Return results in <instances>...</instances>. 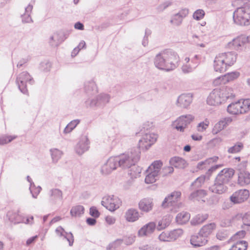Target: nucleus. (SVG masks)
Segmentation results:
<instances>
[{"mask_svg": "<svg viewBox=\"0 0 250 250\" xmlns=\"http://www.w3.org/2000/svg\"><path fill=\"white\" fill-rule=\"evenodd\" d=\"M180 58L177 53L170 49L164 50L157 54L154 59V64L158 69L170 71L179 65Z\"/></svg>", "mask_w": 250, "mask_h": 250, "instance_id": "nucleus-1", "label": "nucleus"}, {"mask_svg": "<svg viewBox=\"0 0 250 250\" xmlns=\"http://www.w3.org/2000/svg\"><path fill=\"white\" fill-rule=\"evenodd\" d=\"M237 54L233 51L218 54L215 57L213 68L215 71L223 72L236 62Z\"/></svg>", "mask_w": 250, "mask_h": 250, "instance_id": "nucleus-2", "label": "nucleus"}, {"mask_svg": "<svg viewBox=\"0 0 250 250\" xmlns=\"http://www.w3.org/2000/svg\"><path fill=\"white\" fill-rule=\"evenodd\" d=\"M140 153L139 148L134 147L124 153L116 156L119 167L125 169L134 166L140 160Z\"/></svg>", "mask_w": 250, "mask_h": 250, "instance_id": "nucleus-3", "label": "nucleus"}, {"mask_svg": "<svg viewBox=\"0 0 250 250\" xmlns=\"http://www.w3.org/2000/svg\"><path fill=\"white\" fill-rule=\"evenodd\" d=\"M233 19L234 23L239 25L250 24V6L237 8L233 12Z\"/></svg>", "mask_w": 250, "mask_h": 250, "instance_id": "nucleus-4", "label": "nucleus"}, {"mask_svg": "<svg viewBox=\"0 0 250 250\" xmlns=\"http://www.w3.org/2000/svg\"><path fill=\"white\" fill-rule=\"evenodd\" d=\"M181 196V193L180 191L171 193L165 198L162 204V207L164 208H169L171 211L176 212L182 206L179 202Z\"/></svg>", "mask_w": 250, "mask_h": 250, "instance_id": "nucleus-5", "label": "nucleus"}, {"mask_svg": "<svg viewBox=\"0 0 250 250\" xmlns=\"http://www.w3.org/2000/svg\"><path fill=\"white\" fill-rule=\"evenodd\" d=\"M162 167V163L160 161H156L148 167L146 171V183L152 184L158 179Z\"/></svg>", "mask_w": 250, "mask_h": 250, "instance_id": "nucleus-6", "label": "nucleus"}, {"mask_svg": "<svg viewBox=\"0 0 250 250\" xmlns=\"http://www.w3.org/2000/svg\"><path fill=\"white\" fill-rule=\"evenodd\" d=\"M122 200L117 196L113 195L104 196L101 204L110 211L113 212L122 205Z\"/></svg>", "mask_w": 250, "mask_h": 250, "instance_id": "nucleus-7", "label": "nucleus"}, {"mask_svg": "<svg viewBox=\"0 0 250 250\" xmlns=\"http://www.w3.org/2000/svg\"><path fill=\"white\" fill-rule=\"evenodd\" d=\"M33 83L32 77L26 71L21 72L17 77L16 83L20 91L23 94L27 93V83L32 84Z\"/></svg>", "mask_w": 250, "mask_h": 250, "instance_id": "nucleus-8", "label": "nucleus"}, {"mask_svg": "<svg viewBox=\"0 0 250 250\" xmlns=\"http://www.w3.org/2000/svg\"><path fill=\"white\" fill-rule=\"evenodd\" d=\"M193 119L194 117L192 115H182L172 123V126L178 131L183 132Z\"/></svg>", "mask_w": 250, "mask_h": 250, "instance_id": "nucleus-9", "label": "nucleus"}, {"mask_svg": "<svg viewBox=\"0 0 250 250\" xmlns=\"http://www.w3.org/2000/svg\"><path fill=\"white\" fill-rule=\"evenodd\" d=\"M158 136L153 133L144 134L138 143L139 148L148 149L157 141Z\"/></svg>", "mask_w": 250, "mask_h": 250, "instance_id": "nucleus-10", "label": "nucleus"}, {"mask_svg": "<svg viewBox=\"0 0 250 250\" xmlns=\"http://www.w3.org/2000/svg\"><path fill=\"white\" fill-rule=\"evenodd\" d=\"M110 99V96L107 94L101 93L95 99H88L85 101L87 106L91 107L95 106H102L104 105L109 102Z\"/></svg>", "mask_w": 250, "mask_h": 250, "instance_id": "nucleus-11", "label": "nucleus"}, {"mask_svg": "<svg viewBox=\"0 0 250 250\" xmlns=\"http://www.w3.org/2000/svg\"><path fill=\"white\" fill-rule=\"evenodd\" d=\"M189 10L187 8L181 9L179 12L173 14L169 21L170 24L175 26H179L182 23L183 20L188 16Z\"/></svg>", "mask_w": 250, "mask_h": 250, "instance_id": "nucleus-12", "label": "nucleus"}, {"mask_svg": "<svg viewBox=\"0 0 250 250\" xmlns=\"http://www.w3.org/2000/svg\"><path fill=\"white\" fill-rule=\"evenodd\" d=\"M207 103L208 105L212 106L219 105L224 103L218 88L214 89L210 93L207 98Z\"/></svg>", "mask_w": 250, "mask_h": 250, "instance_id": "nucleus-13", "label": "nucleus"}, {"mask_svg": "<svg viewBox=\"0 0 250 250\" xmlns=\"http://www.w3.org/2000/svg\"><path fill=\"white\" fill-rule=\"evenodd\" d=\"M156 224L151 221L143 226L138 231L137 235L140 237H149L155 230Z\"/></svg>", "mask_w": 250, "mask_h": 250, "instance_id": "nucleus-14", "label": "nucleus"}, {"mask_svg": "<svg viewBox=\"0 0 250 250\" xmlns=\"http://www.w3.org/2000/svg\"><path fill=\"white\" fill-rule=\"evenodd\" d=\"M249 196L250 192L248 190L240 189L232 194L230 197V200L234 204H239L247 200Z\"/></svg>", "mask_w": 250, "mask_h": 250, "instance_id": "nucleus-15", "label": "nucleus"}, {"mask_svg": "<svg viewBox=\"0 0 250 250\" xmlns=\"http://www.w3.org/2000/svg\"><path fill=\"white\" fill-rule=\"evenodd\" d=\"M119 167L116 156L110 157L102 167L101 171L103 174L107 175Z\"/></svg>", "mask_w": 250, "mask_h": 250, "instance_id": "nucleus-16", "label": "nucleus"}, {"mask_svg": "<svg viewBox=\"0 0 250 250\" xmlns=\"http://www.w3.org/2000/svg\"><path fill=\"white\" fill-rule=\"evenodd\" d=\"M192 101L193 95L191 93H184L178 97L176 104L179 107L187 108L192 103Z\"/></svg>", "mask_w": 250, "mask_h": 250, "instance_id": "nucleus-17", "label": "nucleus"}, {"mask_svg": "<svg viewBox=\"0 0 250 250\" xmlns=\"http://www.w3.org/2000/svg\"><path fill=\"white\" fill-rule=\"evenodd\" d=\"M232 121L231 117H226L222 119L214 125L211 133L216 135L223 130L225 127L229 125Z\"/></svg>", "mask_w": 250, "mask_h": 250, "instance_id": "nucleus-18", "label": "nucleus"}, {"mask_svg": "<svg viewBox=\"0 0 250 250\" xmlns=\"http://www.w3.org/2000/svg\"><path fill=\"white\" fill-rule=\"evenodd\" d=\"M89 147V141L87 136H83L76 145L75 151L79 155H82L88 150Z\"/></svg>", "mask_w": 250, "mask_h": 250, "instance_id": "nucleus-19", "label": "nucleus"}, {"mask_svg": "<svg viewBox=\"0 0 250 250\" xmlns=\"http://www.w3.org/2000/svg\"><path fill=\"white\" fill-rule=\"evenodd\" d=\"M234 171L232 168H224L217 175L216 179L223 183H228L234 175Z\"/></svg>", "mask_w": 250, "mask_h": 250, "instance_id": "nucleus-20", "label": "nucleus"}, {"mask_svg": "<svg viewBox=\"0 0 250 250\" xmlns=\"http://www.w3.org/2000/svg\"><path fill=\"white\" fill-rule=\"evenodd\" d=\"M153 199L148 198L142 199L138 204L139 209L145 213L151 211L153 209Z\"/></svg>", "mask_w": 250, "mask_h": 250, "instance_id": "nucleus-21", "label": "nucleus"}, {"mask_svg": "<svg viewBox=\"0 0 250 250\" xmlns=\"http://www.w3.org/2000/svg\"><path fill=\"white\" fill-rule=\"evenodd\" d=\"M124 217L127 222L134 223L138 221L141 216L139 211L136 208H130L125 212Z\"/></svg>", "mask_w": 250, "mask_h": 250, "instance_id": "nucleus-22", "label": "nucleus"}, {"mask_svg": "<svg viewBox=\"0 0 250 250\" xmlns=\"http://www.w3.org/2000/svg\"><path fill=\"white\" fill-rule=\"evenodd\" d=\"M55 232L58 236L65 239L68 241L69 246L73 245L74 239L71 232H66L61 226H59L56 229Z\"/></svg>", "mask_w": 250, "mask_h": 250, "instance_id": "nucleus-23", "label": "nucleus"}, {"mask_svg": "<svg viewBox=\"0 0 250 250\" xmlns=\"http://www.w3.org/2000/svg\"><path fill=\"white\" fill-rule=\"evenodd\" d=\"M207 191L204 189H199L192 192L189 196V199L193 201H197L201 203L206 202V197Z\"/></svg>", "mask_w": 250, "mask_h": 250, "instance_id": "nucleus-24", "label": "nucleus"}, {"mask_svg": "<svg viewBox=\"0 0 250 250\" xmlns=\"http://www.w3.org/2000/svg\"><path fill=\"white\" fill-rule=\"evenodd\" d=\"M218 89L220 90L221 96L224 103L226 102L228 100H231L235 97L233 89L231 87L222 86Z\"/></svg>", "mask_w": 250, "mask_h": 250, "instance_id": "nucleus-25", "label": "nucleus"}, {"mask_svg": "<svg viewBox=\"0 0 250 250\" xmlns=\"http://www.w3.org/2000/svg\"><path fill=\"white\" fill-rule=\"evenodd\" d=\"M209 189L213 193L222 194L227 190V187L225 184L215 179L214 184L209 187Z\"/></svg>", "mask_w": 250, "mask_h": 250, "instance_id": "nucleus-26", "label": "nucleus"}, {"mask_svg": "<svg viewBox=\"0 0 250 250\" xmlns=\"http://www.w3.org/2000/svg\"><path fill=\"white\" fill-rule=\"evenodd\" d=\"M207 242V238L200 234V231L197 235L192 236L190 239V243L194 247L202 246L205 245Z\"/></svg>", "mask_w": 250, "mask_h": 250, "instance_id": "nucleus-27", "label": "nucleus"}, {"mask_svg": "<svg viewBox=\"0 0 250 250\" xmlns=\"http://www.w3.org/2000/svg\"><path fill=\"white\" fill-rule=\"evenodd\" d=\"M246 41H247V37L243 36H239L229 42L228 43V47L238 50L240 47L244 44Z\"/></svg>", "mask_w": 250, "mask_h": 250, "instance_id": "nucleus-28", "label": "nucleus"}, {"mask_svg": "<svg viewBox=\"0 0 250 250\" xmlns=\"http://www.w3.org/2000/svg\"><path fill=\"white\" fill-rule=\"evenodd\" d=\"M49 195L51 201L55 204L59 201H61L63 198L62 192L58 188H53L50 190Z\"/></svg>", "mask_w": 250, "mask_h": 250, "instance_id": "nucleus-29", "label": "nucleus"}, {"mask_svg": "<svg viewBox=\"0 0 250 250\" xmlns=\"http://www.w3.org/2000/svg\"><path fill=\"white\" fill-rule=\"evenodd\" d=\"M242 110V106L240 104V101L232 103L229 104L227 107V111L232 115H238L239 114H243Z\"/></svg>", "mask_w": 250, "mask_h": 250, "instance_id": "nucleus-30", "label": "nucleus"}, {"mask_svg": "<svg viewBox=\"0 0 250 250\" xmlns=\"http://www.w3.org/2000/svg\"><path fill=\"white\" fill-rule=\"evenodd\" d=\"M62 34L60 32H56L54 33L49 38L48 43L51 46H58L63 41V39L62 37Z\"/></svg>", "mask_w": 250, "mask_h": 250, "instance_id": "nucleus-31", "label": "nucleus"}, {"mask_svg": "<svg viewBox=\"0 0 250 250\" xmlns=\"http://www.w3.org/2000/svg\"><path fill=\"white\" fill-rule=\"evenodd\" d=\"M216 225L214 223H210L203 226L200 230V234L207 238L216 229Z\"/></svg>", "mask_w": 250, "mask_h": 250, "instance_id": "nucleus-32", "label": "nucleus"}, {"mask_svg": "<svg viewBox=\"0 0 250 250\" xmlns=\"http://www.w3.org/2000/svg\"><path fill=\"white\" fill-rule=\"evenodd\" d=\"M218 159L217 156H214L208 159H206L204 161L199 162L197 165V168L199 169H204L208 168V167L213 163L216 162Z\"/></svg>", "mask_w": 250, "mask_h": 250, "instance_id": "nucleus-33", "label": "nucleus"}, {"mask_svg": "<svg viewBox=\"0 0 250 250\" xmlns=\"http://www.w3.org/2000/svg\"><path fill=\"white\" fill-rule=\"evenodd\" d=\"M190 215L187 212L182 211L179 213L176 216V222L179 225L186 224L190 219Z\"/></svg>", "mask_w": 250, "mask_h": 250, "instance_id": "nucleus-34", "label": "nucleus"}, {"mask_svg": "<svg viewBox=\"0 0 250 250\" xmlns=\"http://www.w3.org/2000/svg\"><path fill=\"white\" fill-rule=\"evenodd\" d=\"M208 217V215L207 213L197 214L192 218L190 224L194 226L200 225L204 222Z\"/></svg>", "mask_w": 250, "mask_h": 250, "instance_id": "nucleus-35", "label": "nucleus"}, {"mask_svg": "<svg viewBox=\"0 0 250 250\" xmlns=\"http://www.w3.org/2000/svg\"><path fill=\"white\" fill-rule=\"evenodd\" d=\"M169 163L172 166L179 168H184L187 165L186 161L184 159L178 157L172 158Z\"/></svg>", "mask_w": 250, "mask_h": 250, "instance_id": "nucleus-36", "label": "nucleus"}, {"mask_svg": "<svg viewBox=\"0 0 250 250\" xmlns=\"http://www.w3.org/2000/svg\"><path fill=\"white\" fill-rule=\"evenodd\" d=\"M33 9V6L31 4H28L25 8L24 13L21 15L22 22L23 23H31L33 22L30 14Z\"/></svg>", "mask_w": 250, "mask_h": 250, "instance_id": "nucleus-37", "label": "nucleus"}, {"mask_svg": "<svg viewBox=\"0 0 250 250\" xmlns=\"http://www.w3.org/2000/svg\"><path fill=\"white\" fill-rule=\"evenodd\" d=\"M9 220L15 224L21 223L23 221V217L19 213V211H10L7 214Z\"/></svg>", "mask_w": 250, "mask_h": 250, "instance_id": "nucleus-38", "label": "nucleus"}, {"mask_svg": "<svg viewBox=\"0 0 250 250\" xmlns=\"http://www.w3.org/2000/svg\"><path fill=\"white\" fill-rule=\"evenodd\" d=\"M171 217L170 215H166L164 216L158 223L157 229L159 230L164 229L167 228L171 222Z\"/></svg>", "mask_w": 250, "mask_h": 250, "instance_id": "nucleus-39", "label": "nucleus"}, {"mask_svg": "<svg viewBox=\"0 0 250 250\" xmlns=\"http://www.w3.org/2000/svg\"><path fill=\"white\" fill-rule=\"evenodd\" d=\"M84 208L83 206L77 205L72 207L70 213L72 217H79L84 213Z\"/></svg>", "mask_w": 250, "mask_h": 250, "instance_id": "nucleus-40", "label": "nucleus"}, {"mask_svg": "<svg viewBox=\"0 0 250 250\" xmlns=\"http://www.w3.org/2000/svg\"><path fill=\"white\" fill-rule=\"evenodd\" d=\"M238 183L241 186L250 183V174L248 172L241 173L238 177Z\"/></svg>", "mask_w": 250, "mask_h": 250, "instance_id": "nucleus-41", "label": "nucleus"}, {"mask_svg": "<svg viewBox=\"0 0 250 250\" xmlns=\"http://www.w3.org/2000/svg\"><path fill=\"white\" fill-rule=\"evenodd\" d=\"M209 179V176L203 175L197 178L191 185V187L195 188L201 187L206 180Z\"/></svg>", "mask_w": 250, "mask_h": 250, "instance_id": "nucleus-42", "label": "nucleus"}, {"mask_svg": "<svg viewBox=\"0 0 250 250\" xmlns=\"http://www.w3.org/2000/svg\"><path fill=\"white\" fill-rule=\"evenodd\" d=\"M248 246V244L246 241H239L233 244L229 250H247Z\"/></svg>", "mask_w": 250, "mask_h": 250, "instance_id": "nucleus-43", "label": "nucleus"}, {"mask_svg": "<svg viewBox=\"0 0 250 250\" xmlns=\"http://www.w3.org/2000/svg\"><path fill=\"white\" fill-rule=\"evenodd\" d=\"M128 172V174L132 178H136L140 176L142 172V168L140 167L135 166H132Z\"/></svg>", "mask_w": 250, "mask_h": 250, "instance_id": "nucleus-44", "label": "nucleus"}, {"mask_svg": "<svg viewBox=\"0 0 250 250\" xmlns=\"http://www.w3.org/2000/svg\"><path fill=\"white\" fill-rule=\"evenodd\" d=\"M50 151L54 162H57L63 154V152L57 148H52L50 150Z\"/></svg>", "mask_w": 250, "mask_h": 250, "instance_id": "nucleus-45", "label": "nucleus"}, {"mask_svg": "<svg viewBox=\"0 0 250 250\" xmlns=\"http://www.w3.org/2000/svg\"><path fill=\"white\" fill-rule=\"evenodd\" d=\"M244 145L241 142H237L233 146L229 147L228 152L231 154H235L240 152L243 148Z\"/></svg>", "mask_w": 250, "mask_h": 250, "instance_id": "nucleus-46", "label": "nucleus"}, {"mask_svg": "<svg viewBox=\"0 0 250 250\" xmlns=\"http://www.w3.org/2000/svg\"><path fill=\"white\" fill-rule=\"evenodd\" d=\"M240 75V72L237 71H232L224 75L226 82H227V83L237 79Z\"/></svg>", "mask_w": 250, "mask_h": 250, "instance_id": "nucleus-47", "label": "nucleus"}, {"mask_svg": "<svg viewBox=\"0 0 250 250\" xmlns=\"http://www.w3.org/2000/svg\"><path fill=\"white\" fill-rule=\"evenodd\" d=\"M79 120H74L70 122L63 130L64 134H67L71 132L76 126L79 124Z\"/></svg>", "mask_w": 250, "mask_h": 250, "instance_id": "nucleus-48", "label": "nucleus"}, {"mask_svg": "<svg viewBox=\"0 0 250 250\" xmlns=\"http://www.w3.org/2000/svg\"><path fill=\"white\" fill-rule=\"evenodd\" d=\"M170 231L162 232L158 237L160 241L162 242H172Z\"/></svg>", "mask_w": 250, "mask_h": 250, "instance_id": "nucleus-49", "label": "nucleus"}, {"mask_svg": "<svg viewBox=\"0 0 250 250\" xmlns=\"http://www.w3.org/2000/svg\"><path fill=\"white\" fill-rule=\"evenodd\" d=\"M84 89L87 91H97V88L95 83L93 81H87L84 83Z\"/></svg>", "mask_w": 250, "mask_h": 250, "instance_id": "nucleus-50", "label": "nucleus"}, {"mask_svg": "<svg viewBox=\"0 0 250 250\" xmlns=\"http://www.w3.org/2000/svg\"><path fill=\"white\" fill-rule=\"evenodd\" d=\"M243 114L250 111V99H247L243 100H240Z\"/></svg>", "mask_w": 250, "mask_h": 250, "instance_id": "nucleus-51", "label": "nucleus"}, {"mask_svg": "<svg viewBox=\"0 0 250 250\" xmlns=\"http://www.w3.org/2000/svg\"><path fill=\"white\" fill-rule=\"evenodd\" d=\"M172 242L175 241L183 234V230L181 229H173L170 231Z\"/></svg>", "mask_w": 250, "mask_h": 250, "instance_id": "nucleus-52", "label": "nucleus"}, {"mask_svg": "<svg viewBox=\"0 0 250 250\" xmlns=\"http://www.w3.org/2000/svg\"><path fill=\"white\" fill-rule=\"evenodd\" d=\"M30 192L32 195V197L34 198H36L38 195L40 193L42 190L41 187L38 186L36 187L34 183H31L29 188Z\"/></svg>", "mask_w": 250, "mask_h": 250, "instance_id": "nucleus-53", "label": "nucleus"}, {"mask_svg": "<svg viewBox=\"0 0 250 250\" xmlns=\"http://www.w3.org/2000/svg\"><path fill=\"white\" fill-rule=\"evenodd\" d=\"M209 124V122L208 120L206 119L204 121L198 124L197 126V130L198 131L203 132L205 131L208 127Z\"/></svg>", "mask_w": 250, "mask_h": 250, "instance_id": "nucleus-54", "label": "nucleus"}, {"mask_svg": "<svg viewBox=\"0 0 250 250\" xmlns=\"http://www.w3.org/2000/svg\"><path fill=\"white\" fill-rule=\"evenodd\" d=\"M205 11L202 9H198L193 14V18L196 21H200L203 19L205 16Z\"/></svg>", "mask_w": 250, "mask_h": 250, "instance_id": "nucleus-55", "label": "nucleus"}, {"mask_svg": "<svg viewBox=\"0 0 250 250\" xmlns=\"http://www.w3.org/2000/svg\"><path fill=\"white\" fill-rule=\"evenodd\" d=\"M52 65L50 62L48 61L42 62L40 66V69L44 72H48L51 68Z\"/></svg>", "mask_w": 250, "mask_h": 250, "instance_id": "nucleus-56", "label": "nucleus"}, {"mask_svg": "<svg viewBox=\"0 0 250 250\" xmlns=\"http://www.w3.org/2000/svg\"><path fill=\"white\" fill-rule=\"evenodd\" d=\"M16 137V136H2L0 137V145H3L10 143Z\"/></svg>", "mask_w": 250, "mask_h": 250, "instance_id": "nucleus-57", "label": "nucleus"}, {"mask_svg": "<svg viewBox=\"0 0 250 250\" xmlns=\"http://www.w3.org/2000/svg\"><path fill=\"white\" fill-rule=\"evenodd\" d=\"M223 139L220 137H216L210 140L208 143V145L210 147H214L220 145L222 142Z\"/></svg>", "mask_w": 250, "mask_h": 250, "instance_id": "nucleus-58", "label": "nucleus"}, {"mask_svg": "<svg viewBox=\"0 0 250 250\" xmlns=\"http://www.w3.org/2000/svg\"><path fill=\"white\" fill-rule=\"evenodd\" d=\"M226 83H227V82H226L224 75L217 78L213 81V84L215 86L225 84Z\"/></svg>", "mask_w": 250, "mask_h": 250, "instance_id": "nucleus-59", "label": "nucleus"}, {"mask_svg": "<svg viewBox=\"0 0 250 250\" xmlns=\"http://www.w3.org/2000/svg\"><path fill=\"white\" fill-rule=\"evenodd\" d=\"M171 2L170 1H166L163 3L160 4L157 8V10L159 12H162L165 10L166 8L171 5Z\"/></svg>", "mask_w": 250, "mask_h": 250, "instance_id": "nucleus-60", "label": "nucleus"}, {"mask_svg": "<svg viewBox=\"0 0 250 250\" xmlns=\"http://www.w3.org/2000/svg\"><path fill=\"white\" fill-rule=\"evenodd\" d=\"M196 67H192L189 64H184L182 66V70L184 73H188L192 72L193 69Z\"/></svg>", "mask_w": 250, "mask_h": 250, "instance_id": "nucleus-61", "label": "nucleus"}, {"mask_svg": "<svg viewBox=\"0 0 250 250\" xmlns=\"http://www.w3.org/2000/svg\"><path fill=\"white\" fill-rule=\"evenodd\" d=\"M246 235V231L244 230H241L236 232L232 237L231 239L233 240H237L239 239L243 238Z\"/></svg>", "mask_w": 250, "mask_h": 250, "instance_id": "nucleus-62", "label": "nucleus"}, {"mask_svg": "<svg viewBox=\"0 0 250 250\" xmlns=\"http://www.w3.org/2000/svg\"><path fill=\"white\" fill-rule=\"evenodd\" d=\"M222 165H217L212 166L211 167H209L208 169V171L206 173V174L208 175L207 176H209L212 174V173L215 171L218 168L222 167Z\"/></svg>", "mask_w": 250, "mask_h": 250, "instance_id": "nucleus-63", "label": "nucleus"}, {"mask_svg": "<svg viewBox=\"0 0 250 250\" xmlns=\"http://www.w3.org/2000/svg\"><path fill=\"white\" fill-rule=\"evenodd\" d=\"M231 220L229 218L223 219L220 223V225L223 227H227L230 226Z\"/></svg>", "mask_w": 250, "mask_h": 250, "instance_id": "nucleus-64", "label": "nucleus"}]
</instances>
